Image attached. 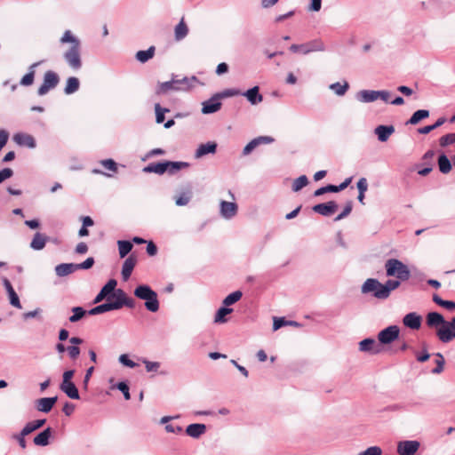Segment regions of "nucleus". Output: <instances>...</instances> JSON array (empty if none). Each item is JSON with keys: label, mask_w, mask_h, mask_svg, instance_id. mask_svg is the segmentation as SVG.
<instances>
[{"label": "nucleus", "mask_w": 455, "mask_h": 455, "mask_svg": "<svg viewBox=\"0 0 455 455\" xmlns=\"http://www.w3.org/2000/svg\"><path fill=\"white\" fill-rule=\"evenodd\" d=\"M61 44H70V47L63 52V58L69 68L78 70L82 67L81 41L70 30H66L60 39Z\"/></svg>", "instance_id": "f257e3e1"}, {"label": "nucleus", "mask_w": 455, "mask_h": 455, "mask_svg": "<svg viewBox=\"0 0 455 455\" xmlns=\"http://www.w3.org/2000/svg\"><path fill=\"white\" fill-rule=\"evenodd\" d=\"M134 295L140 299L145 300V307L150 312H156L159 309L157 293L150 286L141 284L135 288Z\"/></svg>", "instance_id": "f03ea898"}, {"label": "nucleus", "mask_w": 455, "mask_h": 455, "mask_svg": "<svg viewBox=\"0 0 455 455\" xmlns=\"http://www.w3.org/2000/svg\"><path fill=\"white\" fill-rule=\"evenodd\" d=\"M387 276H395L401 281H407L411 277L408 267L397 259H389L385 263Z\"/></svg>", "instance_id": "7ed1b4c3"}, {"label": "nucleus", "mask_w": 455, "mask_h": 455, "mask_svg": "<svg viewBox=\"0 0 455 455\" xmlns=\"http://www.w3.org/2000/svg\"><path fill=\"white\" fill-rule=\"evenodd\" d=\"M361 291L363 294H371L378 299H387V289H386L378 279L368 278L362 285Z\"/></svg>", "instance_id": "20e7f679"}, {"label": "nucleus", "mask_w": 455, "mask_h": 455, "mask_svg": "<svg viewBox=\"0 0 455 455\" xmlns=\"http://www.w3.org/2000/svg\"><path fill=\"white\" fill-rule=\"evenodd\" d=\"M60 82V77L54 71L48 70L44 75L43 84L38 88L40 96L45 95L50 90L54 89Z\"/></svg>", "instance_id": "39448f33"}, {"label": "nucleus", "mask_w": 455, "mask_h": 455, "mask_svg": "<svg viewBox=\"0 0 455 455\" xmlns=\"http://www.w3.org/2000/svg\"><path fill=\"white\" fill-rule=\"evenodd\" d=\"M439 340L443 343H449L455 339V325L452 322L445 321L435 331Z\"/></svg>", "instance_id": "423d86ee"}, {"label": "nucleus", "mask_w": 455, "mask_h": 455, "mask_svg": "<svg viewBox=\"0 0 455 455\" xmlns=\"http://www.w3.org/2000/svg\"><path fill=\"white\" fill-rule=\"evenodd\" d=\"M400 333L399 327L396 325H390L378 334L379 343L387 345L398 339Z\"/></svg>", "instance_id": "0eeeda50"}, {"label": "nucleus", "mask_w": 455, "mask_h": 455, "mask_svg": "<svg viewBox=\"0 0 455 455\" xmlns=\"http://www.w3.org/2000/svg\"><path fill=\"white\" fill-rule=\"evenodd\" d=\"M420 447L417 440H405L397 443L396 451L400 455H415Z\"/></svg>", "instance_id": "6e6552de"}, {"label": "nucleus", "mask_w": 455, "mask_h": 455, "mask_svg": "<svg viewBox=\"0 0 455 455\" xmlns=\"http://www.w3.org/2000/svg\"><path fill=\"white\" fill-rule=\"evenodd\" d=\"M112 297L115 298L116 310L122 308L124 306L129 308H134L135 307V300L132 298L127 297L126 293L121 289L116 290L113 293Z\"/></svg>", "instance_id": "1a4fd4ad"}, {"label": "nucleus", "mask_w": 455, "mask_h": 455, "mask_svg": "<svg viewBox=\"0 0 455 455\" xmlns=\"http://www.w3.org/2000/svg\"><path fill=\"white\" fill-rule=\"evenodd\" d=\"M172 78L175 82V87H177V91L189 90L199 82L197 77L195 76L190 77L184 76L182 78H179L178 76H172Z\"/></svg>", "instance_id": "9d476101"}, {"label": "nucleus", "mask_w": 455, "mask_h": 455, "mask_svg": "<svg viewBox=\"0 0 455 455\" xmlns=\"http://www.w3.org/2000/svg\"><path fill=\"white\" fill-rule=\"evenodd\" d=\"M202 105V113L205 115L215 113L221 108L220 99L217 96V93L208 100L204 101Z\"/></svg>", "instance_id": "9b49d317"}, {"label": "nucleus", "mask_w": 455, "mask_h": 455, "mask_svg": "<svg viewBox=\"0 0 455 455\" xmlns=\"http://www.w3.org/2000/svg\"><path fill=\"white\" fill-rule=\"evenodd\" d=\"M13 141L20 146L27 147L28 148H35L36 144L33 136L24 132H18L13 135Z\"/></svg>", "instance_id": "f8f14e48"}, {"label": "nucleus", "mask_w": 455, "mask_h": 455, "mask_svg": "<svg viewBox=\"0 0 455 455\" xmlns=\"http://www.w3.org/2000/svg\"><path fill=\"white\" fill-rule=\"evenodd\" d=\"M338 209V204L334 201H329L325 204H318L313 206V211L323 216H330Z\"/></svg>", "instance_id": "ddd939ff"}, {"label": "nucleus", "mask_w": 455, "mask_h": 455, "mask_svg": "<svg viewBox=\"0 0 455 455\" xmlns=\"http://www.w3.org/2000/svg\"><path fill=\"white\" fill-rule=\"evenodd\" d=\"M237 209L238 207L235 203L224 200L220 202V215L226 220H230L235 217L237 213Z\"/></svg>", "instance_id": "4468645a"}, {"label": "nucleus", "mask_w": 455, "mask_h": 455, "mask_svg": "<svg viewBox=\"0 0 455 455\" xmlns=\"http://www.w3.org/2000/svg\"><path fill=\"white\" fill-rule=\"evenodd\" d=\"M421 316L415 312L409 313L403 316V323L412 330H419L421 326Z\"/></svg>", "instance_id": "2eb2a0df"}, {"label": "nucleus", "mask_w": 455, "mask_h": 455, "mask_svg": "<svg viewBox=\"0 0 455 455\" xmlns=\"http://www.w3.org/2000/svg\"><path fill=\"white\" fill-rule=\"evenodd\" d=\"M117 282L115 279H110L100 290L95 297L93 303L97 304L102 301L108 294L115 292Z\"/></svg>", "instance_id": "dca6fc26"}, {"label": "nucleus", "mask_w": 455, "mask_h": 455, "mask_svg": "<svg viewBox=\"0 0 455 455\" xmlns=\"http://www.w3.org/2000/svg\"><path fill=\"white\" fill-rule=\"evenodd\" d=\"M446 320L438 312H429L426 316V323L429 328L437 330Z\"/></svg>", "instance_id": "f3484780"}, {"label": "nucleus", "mask_w": 455, "mask_h": 455, "mask_svg": "<svg viewBox=\"0 0 455 455\" xmlns=\"http://www.w3.org/2000/svg\"><path fill=\"white\" fill-rule=\"evenodd\" d=\"M137 263V259L134 255H130L124 262L122 267V277L124 281H127Z\"/></svg>", "instance_id": "a211bd4d"}, {"label": "nucleus", "mask_w": 455, "mask_h": 455, "mask_svg": "<svg viewBox=\"0 0 455 455\" xmlns=\"http://www.w3.org/2000/svg\"><path fill=\"white\" fill-rule=\"evenodd\" d=\"M57 396L40 398L36 401V409L39 411L47 413L52 409L53 405L57 402Z\"/></svg>", "instance_id": "6ab92c4d"}, {"label": "nucleus", "mask_w": 455, "mask_h": 455, "mask_svg": "<svg viewBox=\"0 0 455 455\" xmlns=\"http://www.w3.org/2000/svg\"><path fill=\"white\" fill-rule=\"evenodd\" d=\"M379 99V91L373 90H362L356 93V100L363 102L370 103Z\"/></svg>", "instance_id": "aec40b11"}, {"label": "nucleus", "mask_w": 455, "mask_h": 455, "mask_svg": "<svg viewBox=\"0 0 455 455\" xmlns=\"http://www.w3.org/2000/svg\"><path fill=\"white\" fill-rule=\"evenodd\" d=\"M359 349L362 352H370L372 354H378L379 352V345L376 343L374 339H364L359 342Z\"/></svg>", "instance_id": "412c9836"}, {"label": "nucleus", "mask_w": 455, "mask_h": 455, "mask_svg": "<svg viewBox=\"0 0 455 455\" xmlns=\"http://www.w3.org/2000/svg\"><path fill=\"white\" fill-rule=\"evenodd\" d=\"M259 89L258 86H254L244 92H242L241 95L246 97L248 101L251 105H257L258 103L263 100L262 95L259 93Z\"/></svg>", "instance_id": "4be33fe9"}, {"label": "nucleus", "mask_w": 455, "mask_h": 455, "mask_svg": "<svg viewBox=\"0 0 455 455\" xmlns=\"http://www.w3.org/2000/svg\"><path fill=\"white\" fill-rule=\"evenodd\" d=\"M217 150V144L215 142H207L199 145L195 153L196 158H201L207 154H214Z\"/></svg>", "instance_id": "5701e85b"}, {"label": "nucleus", "mask_w": 455, "mask_h": 455, "mask_svg": "<svg viewBox=\"0 0 455 455\" xmlns=\"http://www.w3.org/2000/svg\"><path fill=\"white\" fill-rule=\"evenodd\" d=\"M395 128L392 125H379L375 128V134L381 142H385L394 133Z\"/></svg>", "instance_id": "b1692460"}, {"label": "nucleus", "mask_w": 455, "mask_h": 455, "mask_svg": "<svg viewBox=\"0 0 455 455\" xmlns=\"http://www.w3.org/2000/svg\"><path fill=\"white\" fill-rule=\"evenodd\" d=\"M205 431L206 426L200 423L190 424L186 428V434L192 438H199Z\"/></svg>", "instance_id": "393cba45"}, {"label": "nucleus", "mask_w": 455, "mask_h": 455, "mask_svg": "<svg viewBox=\"0 0 455 455\" xmlns=\"http://www.w3.org/2000/svg\"><path fill=\"white\" fill-rule=\"evenodd\" d=\"M77 270L75 263H61L55 267V273L58 276L63 277Z\"/></svg>", "instance_id": "a878e982"}, {"label": "nucleus", "mask_w": 455, "mask_h": 455, "mask_svg": "<svg viewBox=\"0 0 455 455\" xmlns=\"http://www.w3.org/2000/svg\"><path fill=\"white\" fill-rule=\"evenodd\" d=\"M52 428L47 427L34 437V443L37 446H46L49 444V440L52 436Z\"/></svg>", "instance_id": "bb28decb"}, {"label": "nucleus", "mask_w": 455, "mask_h": 455, "mask_svg": "<svg viewBox=\"0 0 455 455\" xmlns=\"http://www.w3.org/2000/svg\"><path fill=\"white\" fill-rule=\"evenodd\" d=\"M116 304H115V300L112 302H107L100 304L99 306L94 307L93 308L90 309L88 311V315H95L103 314L108 311L116 310Z\"/></svg>", "instance_id": "cd10ccee"}, {"label": "nucleus", "mask_w": 455, "mask_h": 455, "mask_svg": "<svg viewBox=\"0 0 455 455\" xmlns=\"http://www.w3.org/2000/svg\"><path fill=\"white\" fill-rule=\"evenodd\" d=\"M60 388L62 392H64L71 399H79L80 398L79 392H78L76 385L72 381L66 382V384L61 383Z\"/></svg>", "instance_id": "c85d7f7f"}, {"label": "nucleus", "mask_w": 455, "mask_h": 455, "mask_svg": "<svg viewBox=\"0 0 455 455\" xmlns=\"http://www.w3.org/2000/svg\"><path fill=\"white\" fill-rule=\"evenodd\" d=\"M172 91H177L173 78L167 82L158 83L156 89V93L158 95H164L169 93Z\"/></svg>", "instance_id": "c756f323"}, {"label": "nucleus", "mask_w": 455, "mask_h": 455, "mask_svg": "<svg viewBox=\"0 0 455 455\" xmlns=\"http://www.w3.org/2000/svg\"><path fill=\"white\" fill-rule=\"evenodd\" d=\"M167 164L165 162L151 163L146 166L143 171L145 172H154L156 174H164L167 171Z\"/></svg>", "instance_id": "7c9ffc66"}, {"label": "nucleus", "mask_w": 455, "mask_h": 455, "mask_svg": "<svg viewBox=\"0 0 455 455\" xmlns=\"http://www.w3.org/2000/svg\"><path fill=\"white\" fill-rule=\"evenodd\" d=\"M46 242H47V237L44 235L37 232L35 234V235L30 243V247L33 250L40 251L44 248Z\"/></svg>", "instance_id": "2f4dec72"}, {"label": "nucleus", "mask_w": 455, "mask_h": 455, "mask_svg": "<svg viewBox=\"0 0 455 455\" xmlns=\"http://www.w3.org/2000/svg\"><path fill=\"white\" fill-rule=\"evenodd\" d=\"M45 419H36L27 423L25 427L22 428V435H28L30 433L39 429L45 424Z\"/></svg>", "instance_id": "473e14b6"}, {"label": "nucleus", "mask_w": 455, "mask_h": 455, "mask_svg": "<svg viewBox=\"0 0 455 455\" xmlns=\"http://www.w3.org/2000/svg\"><path fill=\"white\" fill-rule=\"evenodd\" d=\"M429 116V111L427 109H419L412 114L411 118L406 122V124L415 125L421 120Z\"/></svg>", "instance_id": "72a5a7b5"}, {"label": "nucleus", "mask_w": 455, "mask_h": 455, "mask_svg": "<svg viewBox=\"0 0 455 455\" xmlns=\"http://www.w3.org/2000/svg\"><path fill=\"white\" fill-rule=\"evenodd\" d=\"M233 312V309L230 307H228L226 306L221 307L218 309L216 312L215 317H214V323H224L228 321L226 318L227 315H229Z\"/></svg>", "instance_id": "f704fd0d"}, {"label": "nucleus", "mask_w": 455, "mask_h": 455, "mask_svg": "<svg viewBox=\"0 0 455 455\" xmlns=\"http://www.w3.org/2000/svg\"><path fill=\"white\" fill-rule=\"evenodd\" d=\"M295 326L299 327L300 324L295 321L285 320L284 317H274L273 330L277 331L283 326Z\"/></svg>", "instance_id": "c9c22d12"}, {"label": "nucleus", "mask_w": 455, "mask_h": 455, "mask_svg": "<svg viewBox=\"0 0 455 455\" xmlns=\"http://www.w3.org/2000/svg\"><path fill=\"white\" fill-rule=\"evenodd\" d=\"M330 90H331L337 96H343L346 94L349 88V84L347 82H344L340 84L339 82L333 83L329 85Z\"/></svg>", "instance_id": "e433bc0d"}, {"label": "nucleus", "mask_w": 455, "mask_h": 455, "mask_svg": "<svg viewBox=\"0 0 455 455\" xmlns=\"http://www.w3.org/2000/svg\"><path fill=\"white\" fill-rule=\"evenodd\" d=\"M79 85H80V83H79L78 78H76L75 76L68 77L67 80L66 87L64 89V92L68 95L72 94V93L76 92V91H78Z\"/></svg>", "instance_id": "4c0bfd02"}, {"label": "nucleus", "mask_w": 455, "mask_h": 455, "mask_svg": "<svg viewBox=\"0 0 455 455\" xmlns=\"http://www.w3.org/2000/svg\"><path fill=\"white\" fill-rule=\"evenodd\" d=\"M155 50L156 49H155L154 46H150L146 51H139V52H137V53H136L137 60L141 62V63L147 62L148 60H149L150 59H152L154 57Z\"/></svg>", "instance_id": "58836bf2"}, {"label": "nucleus", "mask_w": 455, "mask_h": 455, "mask_svg": "<svg viewBox=\"0 0 455 455\" xmlns=\"http://www.w3.org/2000/svg\"><path fill=\"white\" fill-rule=\"evenodd\" d=\"M188 33V28L183 20H181L175 27V39L180 41L184 39Z\"/></svg>", "instance_id": "ea45409f"}, {"label": "nucleus", "mask_w": 455, "mask_h": 455, "mask_svg": "<svg viewBox=\"0 0 455 455\" xmlns=\"http://www.w3.org/2000/svg\"><path fill=\"white\" fill-rule=\"evenodd\" d=\"M308 53L313 52H323L325 51V44L321 39H314L306 43Z\"/></svg>", "instance_id": "a19ab883"}, {"label": "nucleus", "mask_w": 455, "mask_h": 455, "mask_svg": "<svg viewBox=\"0 0 455 455\" xmlns=\"http://www.w3.org/2000/svg\"><path fill=\"white\" fill-rule=\"evenodd\" d=\"M38 63H34L29 67V71L21 78L20 84L29 86L33 84L35 78V68Z\"/></svg>", "instance_id": "79ce46f5"}, {"label": "nucleus", "mask_w": 455, "mask_h": 455, "mask_svg": "<svg viewBox=\"0 0 455 455\" xmlns=\"http://www.w3.org/2000/svg\"><path fill=\"white\" fill-rule=\"evenodd\" d=\"M192 198V191L190 189L180 193L175 197V204L178 206L187 205Z\"/></svg>", "instance_id": "37998d69"}, {"label": "nucleus", "mask_w": 455, "mask_h": 455, "mask_svg": "<svg viewBox=\"0 0 455 455\" xmlns=\"http://www.w3.org/2000/svg\"><path fill=\"white\" fill-rule=\"evenodd\" d=\"M438 166L442 173H448L451 170V164L445 155H441L438 158Z\"/></svg>", "instance_id": "c03bdc74"}, {"label": "nucleus", "mask_w": 455, "mask_h": 455, "mask_svg": "<svg viewBox=\"0 0 455 455\" xmlns=\"http://www.w3.org/2000/svg\"><path fill=\"white\" fill-rule=\"evenodd\" d=\"M117 245L121 258H124L132 249V243L126 240H119Z\"/></svg>", "instance_id": "a18cd8bd"}, {"label": "nucleus", "mask_w": 455, "mask_h": 455, "mask_svg": "<svg viewBox=\"0 0 455 455\" xmlns=\"http://www.w3.org/2000/svg\"><path fill=\"white\" fill-rule=\"evenodd\" d=\"M167 164V171L170 174L175 173L177 171L187 168L189 166V164L187 162H172V161H166Z\"/></svg>", "instance_id": "49530a36"}, {"label": "nucleus", "mask_w": 455, "mask_h": 455, "mask_svg": "<svg viewBox=\"0 0 455 455\" xmlns=\"http://www.w3.org/2000/svg\"><path fill=\"white\" fill-rule=\"evenodd\" d=\"M243 296V293L242 291H235L230 294H228L222 301L223 305L228 307L230 306V305H233L235 304V302H237Z\"/></svg>", "instance_id": "de8ad7c7"}, {"label": "nucleus", "mask_w": 455, "mask_h": 455, "mask_svg": "<svg viewBox=\"0 0 455 455\" xmlns=\"http://www.w3.org/2000/svg\"><path fill=\"white\" fill-rule=\"evenodd\" d=\"M73 315L69 317L71 323L81 320L87 313L82 307H75L72 308Z\"/></svg>", "instance_id": "09e8293b"}, {"label": "nucleus", "mask_w": 455, "mask_h": 455, "mask_svg": "<svg viewBox=\"0 0 455 455\" xmlns=\"http://www.w3.org/2000/svg\"><path fill=\"white\" fill-rule=\"evenodd\" d=\"M308 183V180L306 175H301L299 178H297L292 184V190L294 192H298L300 189H302L304 187H306Z\"/></svg>", "instance_id": "8fccbe9b"}, {"label": "nucleus", "mask_w": 455, "mask_h": 455, "mask_svg": "<svg viewBox=\"0 0 455 455\" xmlns=\"http://www.w3.org/2000/svg\"><path fill=\"white\" fill-rule=\"evenodd\" d=\"M156 122L162 124L164 121V114L169 112L168 108H162L159 103L155 104Z\"/></svg>", "instance_id": "3c124183"}, {"label": "nucleus", "mask_w": 455, "mask_h": 455, "mask_svg": "<svg viewBox=\"0 0 455 455\" xmlns=\"http://www.w3.org/2000/svg\"><path fill=\"white\" fill-rule=\"evenodd\" d=\"M437 359L435 361L436 366L432 370V373L439 374L443 371L445 360L441 353L435 354Z\"/></svg>", "instance_id": "603ef678"}, {"label": "nucleus", "mask_w": 455, "mask_h": 455, "mask_svg": "<svg viewBox=\"0 0 455 455\" xmlns=\"http://www.w3.org/2000/svg\"><path fill=\"white\" fill-rule=\"evenodd\" d=\"M331 193L339 192L336 185H327L325 187H322L314 192V196H320L325 193H331Z\"/></svg>", "instance_id": "864d4df0"}, {"label": "nucleus", "mask_w": 455, "mask_h": 455, "mask_svg": "<svg viewBox=\"0 0 455 455\" xmlns=\"http://www.w3.org/2000/svg\"><path fill=\"white\" fill-rule=\"evenodd\" d=\"M7 294L9 297L10 304L16 308L21 309L22 306L20 304L19 296L16 293V291L14 290H12V291L7 292Z\"/></svg>", "instance_id": "5fc2aeb1"}, {"label": "nucleus", "mask_w": 455, "mask_h": 455, "mask_svg": "<svg viewBox=\"0 0 455 455\" xmlns=\"http://www.w3.org/2000/svg\"><path fill=\"white\" fill-rule=\"evenodd\" d=\"M401 280H394L388 279L385 283H383L384 287L387 289V298L390 296L392 291L397 289L401 284Z\"/></svg>", "instance_id": "6e6d98bb"}, {"label": "nucleus", "mask_w": 455, "mask_h": 455, "mask_svg": "<svg viewBox=\"0 0 455 455\" xmlns=\"http://www.w3.org/2000/svg\"><path fill=\"white\" fill-rule=\"evenodd\" d=\"M241 94H242V92L239 90L231 88V89H226L223 92L217 93V96H219L220 99H222V98L237 96V95H241Z\"/></svg>", "instance_id": "4d7b16f0"}, {"label": "nucleus", "mask_w": 455, "mask_h": 455, "mask_svg": "<svg viewBox=\"0 0 455 455\" xmlns=\"http://www.w3.org/2000/svg\"><path fill=\"white\" fill-rule=\"evenodd\" d=\"M357 455H382V450L379 446H371Z\"/></svg>", "instance_id": "13d9d810"}, {"label": "nucleus", "mask_w": 455, "mask_h": 455, "mask_svg": "<svg viewBox=\"0 0 455 455\" xmlns=\"http://www.w3.org/2000/svg\"><path fill=\"white\" fill-rule=\"evenodd\" d=\"M290 51L294 53L299 52L304 55L308 54V49L307 48L306 43L300 44H291L290 46Z\"/></svg>", "instance_id": "bf43d9fd"}, {"label": "nucleus", "mask_w": 455, "mask_h": 455, "mask_svg": "<svg viewBox=\"0 0 455 455\" xmlns=\"http://www.w3.org/2000/svg\"><path fill=\"white\" fill-rule=\"evenodd\" d=\"M455 141V133H448L444 136H442L439 140L440 145L442 147H446Z\"/></svg>", "instance_id": "052dcab7"}, {"label": "nucleus", "mask_w": 455, "mask_h": 455, "mask_svg": "<svg viewBox=\"0 0 455 455\" xmlns=\"http://www.w3.org/2000/svg\"><path fill=\"white\" fill-rule=\"evenodd\" d=\"M100 164L106 168L107 170H109L113 172H116L117 171V164L112 159H105L100 161Z\"/></svg>", "instance_id": "680f3d73"}, {"label": "nucleus", "mask_w": 455, "mask_h": 455, "mask_svg": "<svg viewBox=\"0 0 455 455\" xmlns=\"http://www.w3.org/2000/svg\"><path fill=\"white\" fill-rule=\"evenodd\" d=\"M143 363L145 364L146 370L148 372L154 371L156 372L160 368V363L158 362H151L147 359L143 360Z\"/></svg>", "instance_id": "e2e57ef3"}, {"label": "nucleus", "mask_w": 455, "mask_h": 455, "mask_svg": "<svg viewBox=\"0 0 455 455\" xmlns=\"http://www.w3.org/2000/svg\"><path fill=\"white\" fill-rule=\"evenodd\" d=\"M352 207H353V205H352V202H350V201H349V202L346 204V206H345L344 210L342 211V212H341V213H339V215L334 219V220H335V221H339V220H341L342 219L346 218L347 216H348V215L350 214V212H352Z\"/></svg>", "instance_id": "0e129e2a"}, {"label": "nucleus", "mask_w": 455, "mask_h": 455, "mask_svg": "<svg viewBox=\"0 0 455 455\" xmlns=\"http://www.w3.org/2000/svg\"><path fill=\"white\" fill-rule=\"evenodd\" d=\"M116 388L123 393L124 397L125 400H130L131 399V395H130V392H129V387H128V385L125 382H123V381L119 382L116 385Z\"/></svg>", "instance_id": "69168bd1"}, {"label": "nucleus", "mask_w": 455, "mask_h": 455, "mask_svg": "<svg viewBox=\"0 0 455 455\" xmlns=\"http://www.w3.org/2000/svg\"><path fill=\"white\" fill-rule=\"evenodd\" d=\"M119 362L129 368H134L137 366V363L131 360L125 354H123L119 356Z\"/></svg>", "instance_id": "338daca9"}, {"label": "nucleus", "mask_w": 455, "mask_h": 455, "mask_svg": "<svg viewBox=\"0 0 455 455\" xmlns=\"http://www.w3.org/2000/svg\"><path fill=\"white\" fill-rule=\"evenodd\" d=\"M67 351L72 360H76L80 355V348L77 346L68 347Z\"/></svg>", "instance_id": "774afa93"}]
</instances>
